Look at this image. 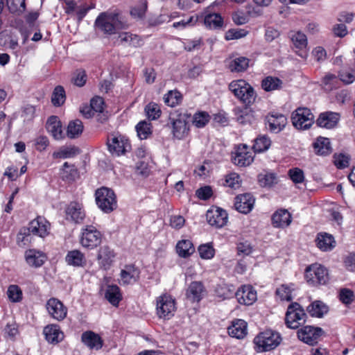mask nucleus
<instances>
[{
  "label": "nucleus",
  "instance_id": "f257e3e1",
  "mask_svg": "<svg viewBox=\"0 0 355 355\" xmlns=\"http://www.w3.org/2000/svg\"><path fill=\"white\" fill-rule=\"evenodd\" d=\"M281 342V335L272 330L263 331L254 339L257 350L260 352L272 350L279 346Z\"/></svg>",
  "mask_w": 355,
  "mask_h": 355
},
{
  "label": "nucleus",
  "instance_id": "f03ea898",
  "mask_svg": "<svg viewBox=\"0 0 355 355\" xmlns=\"http://www.w3.org/2000/svg\"><path fill=\"white\" fill-rule=\"evenodd\" d=\"M230 90L236 97L247 105L252 104L256 98L252 87L244 80H234L229 85Z\"/></svg>",
  "mask_w": 355,
  "mask_h": 355
},
{
  "label": "nucleus",
  "instance_id": "7ed1b4c3",
  "mask_svg": "<svg viewBox=\"0 0 355 355\" xmlns=\"http://www.w3.org/2000/svg\"><path fill=\"white\" fill-rule=\"evenodd\" d=\"M96 202L98 207L104 213L109 214L117 207L114 192L107 187L98 189L95 193Z\"/></svg>",
  "mask_w": 355,
  "mask_h": 355
},
{
  "label": "nucleus",
  "instance_id": "20e7f679",
  "mask_svg": "<svg viewBox=\"0 0 355 355\" xmlns=\"http://www.w3.org/2000/svg\"><path fill=\"white\" fill-rule=\"evenodd\" d=\"M189 116L179 110L171 112L169 114V123L172 127V133L173 137L178 139H182L185 137L189 132L187 121Z\"/></svg>",
  "mask_w": 355,
  "mask_h": 355
},
{
  "label": "nucleus",
  "instance_id": "39448f33",
  "mask_svg": "<svg viewBox=\"0 0 355 355\" xmlns=\"http://www.w3.org/2000/svg\"><path fill=\"white\" fill-rule=\"evenodd\" d=\"M306 320V314L304 309L297 302L291 303L287 309L285 323L290 329H297Z\"/></svg>",
  "mask_w": 355,
  "mask_h": 355
},
{
  "label": "nucleus",
  "instance_id": "423d86ee",
  "mask_svg": "<svg viewBox=\"0 0 355 355\" xmlns=\"http://www.w3.org/2000/svg\"><path fill=\"white\" fill-rule=\"evenodd\" d=\"M103 234L93 225H86L82 229L80 238L81 245L89 250L98 246L102 241Z\"/></svg>",
  "mask_w": 355,
  "mask_h": 355
},
{
  "label": "nucleus",
  "instance_id": "0eeeda50",
  "mask_svg": "<svg viewBox=\"0 0 355 355\" xmlns=\"http://www.w3.org/2000/svg\"><path fill=\"white\" fill-rule=\"evenodd\" d=\"M305 277L311 286L324 285L329 281L327 269L318 263H313L306 268Z\"/></svg>",
  "mask_w": 355,
  "mask_h": 355
},
{
  "label": "nucleus",
  "instance_id": "6e6552de",
  "mask_svg": "<svg viewBox=\"0 0 355 355\" xmlns=\"http://www.w3.org/2000/svg\"><path fill=\"white\" fill-rule=\"evenodd\" d=\"M96 26L105 33L113 34L124 27L117 14L101 13L96 19Z\"/></svg>",
  "mask_w": 355,
  "mask_h": 355
},
{
  "label": "nucleus",
  "instance_id": "1a4fd4ad",
  "mask_svg": "<svg viewBox=\"0 0 355 355\" xmlns=\"http://www.w3.org/2000/svg\"><path fill=\"white\" fill-rule=\"evenodd\" d=\"M293 125L298 130H307L314 122V116L306 107H298L291 116Z\"/></svg>",
  "mask_w": 355,
  "mask_h": 355
},
{
  "label": "nucleus",
  "instance_id": "9d476101",
  "mask_svg": "<svg viewBox=\"0 0 355 355\" xmlns=\"http://www.w3.org/2000/svg\"><path fill=\"white\" fill-rule=\"evenodd\" d=\"M157 314L159 318L170 319L175 311V300L168 294H163L157 298Z\"/></svg>",
  "mask_w": 355,
  "mask_h": 355
},
{
  "label": "nucleus",
  "instance_id": "9b49d317",
  "mask_svg": "<svg viewBox=\"0 0 355 355\" xmlns=\"http://www.w3.org/2000/svg\"><path fill=\"white\" fill-rule=\"evenodd\" d=\"M107 145L110 153L116 156L123 155L130 149L128 139L122 135H111L107 138Z\"/></svg>",
  "mask_w": 355,
  "mask_h": 355
},
{
  "label": "nucleus",
  "instance_id": "f8f14e48",
  "mask_svg": "<svg viewBox=\"0 0 355 355\" xmlns=\"http://www.w3.org/2000/svg\"><path fill=\"white\" fill-rule=\"evenodd\" d=\"M324 331L320 327L309 325L300 328L297 332L298 338L309 345L318 343Z\"/></svg>",
  "mask_w": 355,
  "mask_h": 355
},
{
  "label": "nucleus",
  "instance_id": "ddd939ff",
  "mask_svg": "<svg viewBox=\"0 0 355 355\" xmlns=\"http://www.w3.org/2000/svg\"><path fill=\"white\" fill-rule=\"evenodd\" d=\"M116 256V252L109 245L101 246L98 250L96 257L100 268L105 270H109L113 265Z\"/></svg>",
  "mask_w": 355,
  "mask_h": 355
},
{
  "label": "nucleus",
  "instance_id": "4468645a",
  "mask_svg": "<svg viewBox=\"0 0 355 355\" xmlns=\"http://www.w3.org/2000/svg\"><path fill=\"white\" fill-rule=\"evenodd\" d=\"M206 218L210 225L221 228L227 224L228 215L225 210L219 207H213L207 211Z\"/></svg>",
  "mask_w": 355,
  "mask_h": 355
},
{
  "label": "nucleus",
  "instance_id": "2eb2a0df",
  "mask_svg": "<svg viewBox=\"0 0 355 355\" xmlns=\"http://www.w3.org/2000/svg\"><path fill=\"white\" fill-rule=\"evenodd\" d=\"M46 310L50 316L58 320H63L67 314V308L59 300L51 297L46 304Z\"/></svg>",
  "mask_w": 355,
  "mask_h": 355
},
{
  "label": "nucleus",
  "instance_id": "dca6fc26",
  "mask_svg": "<svg viewBox=\"0 0 355 355\" xmlns=\"http://www.w3.org/2000/svg\"><path fill=\"white\" fill-rule=\"evenodd\" d=\"M235 296L239 304L252 305L257 299V291L250 285H244L235 293Z\"/></svg>",
  "mask_w": 355,
  "mask_h": 355
},
{
  "label": "nucleus",
  "instance_id": "f3484780",
  "mask_svg": "<svg viewBox=\"0 0 355 355\" xmlns=\"http://www.w3.org/2000/svg\"><path fill=\"white\" fill-rule=\"evenodd\" d=\"M253 160L254 157L252 153L248 150V146L245 144L239 146L232 156L234 164L239 166H248Z\"/></svg>",
  "mask_w": 355,
  "mask_h": 355
},
{
  "label": "nucleus",
  "instance_id": "a211bd4d",
  "mask_svg": "<svg viewBox=\"0 0 355 355\" xmlns=\"http://www.w3.org/2000/svg\"><path fill=\"white\" fill-rule=\"evenodd\" d=\"M28 228L32 234L44 237L49 233L50 223L44 218L38 216L29 223Z\"/></svg>",
  "mask_w": 355,
  "mask_h": 355
},
{
  "label": "nucleus",
  "instance_id": "6ab92c4d",
  "mask_svg": "<svg viewBox=\"0 0 355 355\" xmlns=\"http://www.w3.org/2000/svg\"><path fill=\"white\" fill-rule=\"evenodd\" d=\"M266 125L268 130L274 133L282 131L287 123L286 117L282 114H272L266 118Z\"/></svg>",
  "mask_w": 355,
  "mask_h": 355
},
{
  "label": "nucleus",
  "instance_id": "aec40b11",
  "mask_svg": "<svg viewBox=\"0 0 355 355\" xmlns=\"http://www.w3.org/2000/svg\"><path fill=\"white\" fill-rule=\"evenodd\" d=\"M65 213L67 219L76 223H83L85 217L83 205L77 202H71L66 208Z\"/></svg>",
  "mask_w": 355,
  "mask_h": 355
},
{
  "label": "nucleus",
  "instance_id": "412c9836",
  "mask_svg": "<svg viewBox=\"0 0 355 355\" xmlns=\"http://www.w3.org/2000/svg\"><path fill=\"white\" fill-rule=\"evenodd\" d=\"M254 199L250 193L239 195L235 198L234 207L236 209L243 214L249 213L253 208Z\"/></svg>",
  "mask_w": 355,
  "mask_h": 355
},
{
  "label": "nucleus",
  "instance_id": "4be33fe9",
  "mask_svg": "<svg viewBox=\"0 0 355 355\" xmlns=\"http://www.w3.org/2000/svg\"><path fill=\"white\" fill-rule=\"evenodd\" d=\"M139 277V270L134 265H126L121 270L120 284H131L136 282Z\"/></svg>",
  "mask_w": 355,
  "mask_h": 355
},
{
  "label": "nucleus",
  "instance_id": "5701e85b",
  "mask_svg": "<svg viewBox=\"0 0 355 355\" xmlns=\"http://www.w3.org/2000/svg\"><path fill=\"white\" fill-rule=\"evenodd\" d=\"M340 119V115L337 112H326L321 113L316 121V123L321 128L331 129L334 128Z\"/></svg>",
  "mask_w": 355,
  "mask_h": 355
},
{
  "label": "nucleus",
  "instance_id": "b1692460",
  "mask_svg": "<svg viewBox=\"0 0 355 355\" xmlns=\"http://www.w3.org/2000/svg\"><path fill=\"white\" fill-rule=\"evenodd\" d=\"M292 221L291 214L286 209H279L272 216V223L275 227H288Z\"/></svg>",
  "mask_w": 355,
  "mask_h": 355
},
{
  "label": "nucleus",
  "instance_id": "393cba45",
  "mask_svg": "<svg viewBox=\"0 0 355 355\" xmlns=\"http://www.w3.org/2000/svg\"><path fill=\"white\" fill-rule=\"evenodd\" d=\"M46 128L55 139L59 140L64 138L61 121L58 116H50L46 121Z\"/></svg>",
  "mask_w": 355,
  "mask_h": 355
},
{
  "label": "nucleus",
  "instance_id": "a878e982",
  "mask_svg": "<svg viewBox=\"0 0 355 355\" xmlns=\"http://www.w3.org/2000/svg\"><path fill=\"white\" fill-rule=\"evenodd\" d=\"M43 334L46 340L52 344H56L63 339V333L57 324H49L44 328Z\"/></svg>",
  "mask_w": 355,
  "mask_h": 355
},
{
  "label": "nucleus",
  "instance_id": "bb28decb",
  "mask_svg": "<svg viewBox=\"0 0 355 355\" xmlns=\"http://www.w3.org/2000/svg\"><path fill=\"white\" fill-rule=\"evenodd\" d=\"M315 242L318 248L324 252L330 251L336 246L334 236L326 232L318 234Z\"/></svg>",
  "mask_w": 355,
  "mask_h": 355
},
{
  "label": "nucleus",
  "instance_id": "cd10ccee",
  "mask_svg": "<svg viewBox=\"0 0 355 355\" xmlns=\"http://www.w3.org/2000/svg\"><path fill=\"white\" fill-rule=\"evenodd\" d=\"M25 259L30 266L38 268L42 266L46 260L44 253L34 249L26 251Z\"/></svg>",
  "mask_w": 355,
  "mask_h": 355
},
{
  "label": "nucleus",
  "instance_id": "c85d7f7f",
  "mask_svg": "<svg viewBox=\"0 0 355 355\" xmlns=\"http://www.w3.org/2000/svg\"><path fill=\"white\" fill-rule=\"evenodd\" d=\"M65 261L68 265L74 267H83L87 263L84 253L78 250L69 251L65 257Z\"/></svg>",
  "mask_w": 355,
  "mask_h": 355
},
{
  "label": "nucleus",
  "instance_id": "c756f323",
  "mask_svg": "<svg viewBox=\"0 0 355 355\" xmlns=\"http://www.w3.org/2000/svg\"><path fill=\"white\" fill-rule=\"evenodd\" d=\"M82 342L91 349H99L103 346L101 337L93 331H85L81 336Z\"/></svg>",
  "mask_w": 355,
  "mask_h": 355
},
{
  "label": "nucleus",
  "instance_id": "7c9ffc66",
  "mask_svg": "<svg viewBox=\"0 0 355 355\" xmlns=\"http://www.w3.org/2000/svg\"><path fill=\"white\" fill-rule=\"evenodd\" d=\"M204 287L200 282H193L190 284L189 288L187 290V297L191 301L199 302L203 295Z\"/></svg>",
  "mask_w": 355,
  "mask_h": 355
},
{
  "label": "nucleus",
  "instance_id": "2f4dec72",
  "mask_svg": "<svg viewBox=\"0 0 355 355\" xmlns=\"http://www.w3.org/2000/svg\"><path fill=\"white\" fill-rule=\"evenodd\" d=\"M228 334L236 338H243L247 334V323L243 320H236L228 328Z\"/></svg>",
  "mask_w": 355,
  "mask_h": 355
},
{
  "label": "nucleus",
  "instance_id": "473e14b6",
  "mask_svg": "<svg viewBox=\"0 0 355 355\" xmlns=\"http://www.w3.org/2000/svg\"><path fill=\"white\" fill-rule=\"evenodd\" d=\"M313 146L315 153L318 155H329L332 150L330 140L325 137H318L313 144Z\"/></svg>",
  "mask_w": 355,
  "mask_h": 355
},
{
  "label": "nucleus",
  "instance_id": "72a5a7b5",
  "mask_svg": "<svg viewBox=\"0 0 355 355\" xmlns=\"http://www.w3.org/2000/svg\"><path fill=\"white\" fill-rule=\"evenodd\" d=\"M83 128L84 126L80 120H72L67 125L66 135L70 139L78 138L82 134Z\"/></svg>",
  "mask_w": 355,
  "mask_h": 355
},
{
  "label": "nucleus",
  "instance_id": "f704fd0d",
  "mask_svg": "<svg viewBox=\"0 0 355 355\" xmlns=\"http://www.w3.org/2000/svg\"><path fill=\"white\" fill-rule=\"evenodd\" d=\"M283 82L279 78L267 76L261 81V87L266 92H272L282 88Z\"/></svg>",
  "mask_w": 355,
  "mask_h": 355
},
{
  "label": "nucleus",
  "instance_id": "c9c22d12",
  "mask_svg": "<svg viewBox=\"0 0 355 355\" xmlns=\"http://www.w3.org/2000/svg\"><path fill=\"white\" fill-rule=\"evenodd\" d=\"M105 297L113 306H118L121 300L119 288L116 285L108 286L105 291Z\"/></svg>",
  "mask_w": 355,
  "mask_h": 355
},
{
  "label": "nucleus",
  "instance_id": "e433bc0d",
  "mask_svg": "<svg viewBox=\"0 0 355 355\" xmlns=\"http://www.w3.org/2000/svg\"><path fill=\"white\" fill-rule=\"evenodd\" d=\"M176 251L180 257L186 258L192 254L195 249L191 241L182 240L177 243Z\"/></svg>",
  "mask_w": 355,
  "mask_h": 355
},
{
  "label": "nucleus",
  "instance_id": "4c0bfd02",
  "mask_svg": "<svg viewBox=\"0 0 355 355\" xmlns=\"http://www.w3.org/2000/svg\"><path fill=\"white\" fill-rule=\"evenodd\" d=\"M307 311L311 316L321 318L328 312V307L323 302L315 301L307 307Z\"/></svg>",
  "mask_w": 355,
  "mask_h": 355
},
{
  "label": "nucleus",
  "instance_id": "58836bf2",
  "mask_svg": "<svg viewBox=\"0 0 355 355\" xmlns=\"http://www.w3.org/2000/svg\"><path fill=\"white\" fill-rule=\"evenodd\" d=\"M120 42L123 45L137 47L141 44V40L137 35L130 33H121L119 35Z\"/></svg>",
  "mask_w": 355,
  "mask_h": 355
},
{
  "label": "nucleus",
  "instance_id": "ea45409f",
  "mask_svg": "<svg viewBox=\"0 0 355 355\" xmlns=\"http://www.w3.org/2000/svg\"><path fill=\"white\" fill-rule=\"evenodd\" d=\"M271 145V140L267 135H259L254 139L253 149L255 153H262L267 150Z\"/></svg>",
  "mask_w": 355,
  "mask_h": 355
},
{
  "label": "nucleus",
  "instance_id": "a19ab883",
  "mask_svg": "<svg viewBox=\"0 0 355 355\" xmlns=\"http://www.w3.org/2000/svg\"><path fill=\"white\" fill-rule=\"evenodd\" d=\"M204 23L209 28L216 29L223 26V19L217 13L208 14L205 17Z\"/></svg>",
  "mask_w": 355,
  "mask_h": 355
},
{
  "label": "nucleus",
  "instance_id": "79ce46f5",
  "mask_svg": "<svg viewBox=\"0 0 355 355\" xmlns=\"http://www.w3.org/2000/svg\"><path fill=\"white\" fill-rule=\"evenodd\" d=\"M258 181L261 187H271L277 183V178L272 173H261L258 175Z\"/></svg>",
  "mask_w": 355,
  "mask_h": 355
},
{
  "label": "nucleus",
  "instance_id": "37998d69",
  "mask_svg": "<svg viewBox=\"0 0 355 355\" xmlns=\"http://www.w3.org/2000/svg\"><path fill=\"white\" fill-rule=\"evenodd\" d=\"M30 230L28 227L20 229L17 236V243L20 247H25L32 241V236Z\"/></svg>",
  "mask_w": 355,
  "mask_h": 355
},
{
  "label": "nucleus",
  "instance_id": "c03bdc74",
  "mask_svg": "<svg viewBox=\"0 0 355 355\" xmlns=\"http://www.w3.org/2000/svg\"><path fill=\"white\" fill-rule=\"evenodd\" d=\"M66 99L65 91L63 87L58 85L55 87L52 96L51 102L54 106L59 107L62 105Z\"/></svg>",
  "mask_w": 355,
  "mask_h": 355
},
{
  "label": "nucleus",
  "instance_id": "a18cd8bd",
  "mask_svg": "<svg viewBox=\"0 0 355 355\" xmlns=\"http://www.w3.org/2000/svg\"><path fill=\"white\" fill-rule=\"evenodd\" d=\"M249 66V60L245 57H239L232 61L230 68L232 71L241 72L247 69Z\"/></svg>",
  "mask_w": 355,
  "mask_h": 355
},
{
  "label": "nucleus",
  "instance_id": "49530a36",
  "mask_svg": "<svg viewBox=\"0 0 355 355\" xmlns=\"http://www.w3.org/2000/svg\"><path fill=\"white\" fill-rule=\"evenodd\" d=\"M79 153V150L75 146L65 147L53 154L54 158L67 159L74 157Z\"/></svg>",
  "mask_w": 355,
  "mask_h": 355
},
{
  "label": "nucleus",
  "instance_id": "de8ad7c7",
  "mask_svg": "<svg viewBox=\"0 0 355 355\" xmlns=\"http://www.w3.org/2000/svg\"><path fill=\"white\" fill-rule=\"evenodd\" d=\"M6 4L12 13L21 14L26 10L25 0H6Z\"/></svg>",
  "mask_w": 355,
  "mask_h": 355
},
{
  "label": "nucleus",
  "instance_id": "09e8293b",
  "mask_svg": "<svg viewBox=\"0 0 355 355\" xmlns=\"http://www.w3.org/2000/svg\"><path fill=\"white\" fill-rule=\"evenodd\" d=\"M181 100H182L181 94L176 90L169 91L164 96V103L170 107L176 106L181 102Z\"/></svg>",
  "mask_w": 355,
  "mask_h": 355
},
{
  "label": "nucleus",
  "instance_id": "8fccbe9b",
  "mask_svg": "<svg viewBox=\"0 0 355 355\" xmlns=\"http://www.w3.org/2000/svg\"><path fill=\"white\" fill-rule=\"evenodd\" d=\"M136 130L138 137L141 139H146L152 132L150 128V123L146 121H140L136 125Z\"/></svg>",
  "mask_w": 355,
  "mask_h": 355
},
{
  "label": "nucleus",
  "instance_id": "3c124183",
  "mask_svg": "<svg viewBox=\"0 0 355 355\" xmlns=\"http://www.w3.org/2000/svg\"><path fill=\"white\" fill-rule=\"evenodd\" d=\"M86 80L87 75L83 69H79L74 71L71 81L75 85L83 87L85 84Z\"/></svg>",
  "mask_w": 355,
  "mask_h": 355
},
{
  "label": "nucleus",
  "instance_id": "603ef678",
  "mask_svg": "<svg viewBox=\"0 0 355 355\" xmlns=\"http://www.w3.org/2000/svg\"><path fill=\"white\" fill-rule=\"evenodd\" d=\"M291 40L294 45L299 49H303L306 46L307 39L306 36L301 33L296 32L291 35Z\"/></svg>",
  "mask_w": 355,
  "mask_h": 355
},
{
  "label": "nucleus",
  "instance_id": "864d4df0",
  "mask_svg": "<svg viewBox=\"0 0 355 355\" xmlns=\"http://www.w3.org/2000/svg\"><path fill=\"white\" fill-rule=\"evenodd\" d=\"M209 115L205 112L196 113L193 116V123L198 128L204 127L209 121Z\"/></svg>",
  "mask_w": 355,
  "mask_h": 355
},
{
  "label": "nucleus",
  "instance_id": "5fc2aeb1",
  "mask_svg": "<svg viewBox=\"0 0 355 355\" xmlns=\"http://www.w3.org/2000/svg\"><path fill=\"white\" fill-rule=\"evenodd\" d=\"M145 112L148 117L153 120L159 118L161 114L159 106L155 103H150L147 105L145 107Z\"/></svg>",
  "mask_w": 355,
  "mask_h": 355
},
{
  "label": "nucleus",
  "instance_id": "6e6d98bb",
  "mask_svg": "<svg viewBox=\"0 0 355 355\" xmlns=\"http://www.w3.org/2000/svg\"><path fill=\"white\" fill-rule=\"evenodd\" d=\"M7 295L10 301L17 302L21 300L22 293L18 286L10 285L8 288Z\"/></svg>",
  "mask_w": 355,
  "mask_h": 355
},
{
  "label": "nucleus",
  "instance_id": "4d7b16f0",
  "mask_svg": "<svg viewBox=\"0 0 355 355\" xmlns=\"http://www.w3.org/2000/svg\"><path fill=\"white\" fill-rule=\"evenodd\" d=\"M338 77L331 73H327L322 79V84L327 90H331L337 87Z\"/></svg>",
  "mask_w": 355,
  "mask_h": 355
},
{
  "label": "nucleus",
  "instance_id": "13d9d810",
  "mask_svg": "<svg viewBox=\"0 0 355 355\" xmlns=\"http://www.w3.org/2000/svg\"><path fill=\"white\" fill-rule=\"evenodd\" d=\"M198 252L200 257L204 259H211L214 255V249L209 243L200 245Z\"/></svg>",
  "mask_w": 355,
  "mask_h": 355
},
{
  "label": "nucleus",
  "instance_id": "bf43d9fd",
  "mask_svg": "<svg viewBox=\"0 0 355 355\" xmlns=\"http://www.w3.org/2000/svg\"><path fill=\"white\" fill-rule=\"evenodd\" d=\"M288 175L291 180L295 184L302 183L304 180V172L299 168L290 169L288 171Z\"/></svg>",
  "mask_w": 355,
  "mask_h": 355
},
{
  "label": "nucleus",
  "instance_id": "052dcab7",
  "mask_svg": "<svg viewBox=\"0 0 355 355\" xmlns=\"http://www.w3.org/2000/svg\"><path fill=\"white\" fill-rule=\"evenodd\" d=\"M199 17L197 15H192L187 19H182L180 21L174 22L173 26L174 28H185L188 26H193L198 21Z\"/></svg>",
  "mask_w": 355,
  "mask_h": 355
},
{
  "label": "nucleus",
  "instance_id": "680f3d73",
  "mask_svg": "<svg viewBox=\"0 0 355 355\" xmlns=\"http://www.w3.org/2000/svg\"><path fill=\"white\" fill-rule=\"evenodd\" d=\"M276 294L282 300L291 301L293 298L291 289L286 285H282L276 291Z\"/></svg>",
  "mask_w": 355,
  "mask_h": 355
},
{
  "label": "nucleus",
  "instance_id": "e2e57ef3",
  "mask_svg": "<svg viewBox=\"0 0 355 355\" xmlns=\"http://www.w3.org/2000/svg\"><path fill=\"white\" fill-rule=\"evenodd\" d=\"M334 159L335 165L339 168H344L349 164V157L345 154H335Z\"/></svg>",
  "mask_w": 355,
  "mask_h": 355
},
{
  "label": "nucleus",
  "instance_id": "0e129e2a",
  "mask_svg": "<svg viewBox=\"0 0 355 355\" xmlns=\"http://www.w3.org/2000/svg\"><path fill=\"white\" fill-rule=\"evenodd\" d=\"M213 194L212 189L209 186H205L199 188L196 191V196L203 200L209 199Z\"/></svg>",
  "mask_w": 355,
  "mask_h": 355
},
{
  "label": "nucleus",
  "instance_id": "69168bd1",
  "mask_svg": "<svg viewBox=\"0 0 355 355\" xmlns=\"http://www.w3.org/2000/svg\"><path fill=\"white\" fill-rule=\"evenodd\" d=\"M248 32L244 29H230L225 33V39L232 40L241 38L247 35Z\"/></svg>",
  "mask_w": 355,
  "mask_h": 355
},
{
  "label": "nucleus",
  "instance_id": "338daca9",
  "mask_svg": "<svg viewBox=\"0 0 355 355\" xmlns=\"http://www.w3.org/2000/svg\"><path fill=\"white\" fill-rule=\"evenodd\" d=\"M240 176L236 173H230L226 177V185L232 189H236L240 186Z\"/></svg>",
  "mask_w": 355,
  "mask_h": 355
},
{
  "label": "nucleus",
  "instance_id": "774afa93",
  "mask_svg": "<svg viewBox=\"0 0 355 355\" xmlns=\"http://www.w3.org/2000/svg\"><path fill=\"white\" fill-rule=\"evenodd\" d=\"M103 105L104 102L102 98L99 96H96L95 98H93L91 100L90 103V107L92 108V110L98 113V115L100 114V113H102L103 111Z\"/></svg>",
  "mask_w": 355,
  "mask_h": 355
}]
</instances>
